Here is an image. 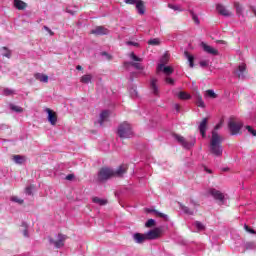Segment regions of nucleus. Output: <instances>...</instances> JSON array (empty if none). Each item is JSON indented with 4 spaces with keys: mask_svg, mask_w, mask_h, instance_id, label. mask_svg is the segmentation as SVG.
Masks as SVG:
<instances>
[{
    "mask_svg": "<svg viewBox=\"0 0 256 256\" xmlns=\"http://www.w3.org/2000/svg\"><path fill=\"white\" fill-rule=\"evenodd\" d=\"M146 239L153 240L158 239L159 235H161V229L155 228L148 231L146 234Z\"/></svg>",
    "mask_w": 256,
    "mask_h": 256,
    "instance_id": "12",
    "label": "nucleus"
},
{
    "mask_svg": "<svg viewBox=\"0 0 256 256\" xmlns=\"http://www.w3.org/2000/svg\"><path fill=\"white\" fill-rule=\"evenodd\" d=\"M174 109H175V111H176L177 113H179V111H180V106H179V104H175V105H174Z\"/></svg>",
    "mask_w": 256,
    "mask_h": 256,
    "instance_id": "57",
    "label": "nucleus"
},
{
    "mask_svg": "<svg viewBox=\"0 0 256 256\" xmlns=\"http://www.w3.org/2000/svg\"><path fill=\"white\" fill-rule=\"evenodd\" d=\"M139 0H124L125 3H127V5H135V3H137Z\"/></svg>",
    "mask_w": 256,
    "mask_h": 256,
    "instance_id": "49",
    "label": "nucleus"
},
{
    "mask_svg": "<svg viewBox=\"0 0 256 256\" xmlns=\"http://www.w3.org/2000/svg\"><path fill=\"white\" fill-rule=\"evenodd\" d=\"M174 139L178 141V143L182 145L184 149H192V147H195V143H197V140L193 136L185 138L179 134H175Z\"/></svg>",
    "mask_w": 256,
    "mask_h": 256,
    "instance_id": "2",
    "label": "nucleus"
},
{
    "mask_svg": "<svg viewBox=\"0 0 256 256\" xmlns=\"http://www.w3.org/2000/svg\"><path fill=\"white\" fill-rule=\"evenodd\" d=\"M244 249H246L247 251H256V242L244 243Z\"/></svg>",
    "mask_w": 256,
    "mask_h": 256,
    "instance_id": "27",
    "label": "nucleus"
},
{
    "mask_svg": "<svg viewBox=\"0 0 256 256\" xmlns=\"http://www.w3.org/2000/svg\"><path fill=\"white\" fill-rule=\"evenodd\" d=\"M130 95H131V97H137V89L131 88L130 89Z\"/></svg>",
    "mask_w": 256,
    "mask_h": 256,
    "instance_id": "48",
    "label": "nucleus"
},
{
    "mask_svg": "<svg viewBox=\"0 0 256 256\" xmlns=\"http://www.w3.org/2000/svg\"><path fill=\"white\" fill-rule=\"evenodd\" d=\"M221 143H223V137H221L217 133V131L213 130L210 140L209 151L215 157H221V155H223V146L221 145Z\"/></svg>",
    "mask_w": 256,
    "mask_h": 256,
    "instance_id": "1",
    "label": "nucleus"
},
{
    "mask_svg": "<svg viewBox=\"0 0 256 256\" xmlns=\"http://www.w3.org/2000/svg\"><path fill=\"white\" fill-rule=\"evenodd\" d=\"M205 171H206L207 173H211V170H209V169H207V168H205Z\"/></svg>",
    "mask_w": 256,
    "mask_h": 256,
    "instance_id": "60",
    "label": "nucleus"
},
{
    "mask_svg": "<svg viewBox=\"0 0 256 256\" xmlns=\"http://www.w3.org/2000/svg\"><path fill=\"white\" fill-rule=\"evenodd\" d=\"M130 59H132V61H137V62H126L125 67H127L128 65H131V67H134V69H137L138 71H143V69H145V66L141 64V61H143V59L139 58L137 55H135V53L132 52L130 54Z\"/></svg>",
    "mask_w": 256,
    "mask_h": 256,
    "instance_id": "6",
    "label": "nucleus"
},
{
    "mask_svg": "<svg viewBox=\"0 0 256 256\" xmlns=\"http://www.w3.org/2000/svg\"><path fill=\"white\" fill-rule=\"evenodd\" d=\"M161 42L159 41V38H153V39H150L148 41V45H153V46H157L159 45Z\"/></svg>",
    "mask_w": 256,
    "mask_h": 256,
    "instance_id": "38",
    "label": "nucleus"
},
{
    "mask_svg": "<svg viewBox=\"0 0 256 256\" xmlns=\"http://www.w3.org/2000/svg\"><path fill=\"white\" fill-rule=\"evenodd\" d=\"M152 212L155 213V215H158V217H161L162 219H166V221H167L168 216L166 214L161 213V212H159L157 210H152Z\"/></svg>",
    "mask_w": 256,
    "mask_h": 256,
    "instance_id": "40",
    "label": "nucleus"
},
{
    "mask_svg": "<svg viewBox=\"0 0 256 256\" xmlns=\"http://www.w3.org/2000/svg\"><path fill=\"white\" fill-rule=\"evenodd\" d=\"M133 239H134L135 243L141 244V243L147 241V236H146V234L135 233V234H133Z\"/></svg>",
    "mask_w": 256,
    "mask_h": 256,
    "instance_id": "19",
    "label": "nucleus"
},
{
    "mask_svg": "<svg viewBox=\"0 0 256 256\" xmlns=\"http://www.w3.org/2000/svg\"><path fill=\"white\" fill-rule=\"evenodd\" d=\"M43 29H44L45 31H47V32L49 33V35H51V36L55 35V33H53L49 27L44 26Z\"/></svg>",
    "mask_w": 256,
    "mask_h": 256,
    "instance_id": "54",
    "label": "nucleus"
},
{
    "mask_svg": "<svg viewBox=\"0 0 256 256\" xmlns=\"http://www.w3.org/2000/svg\"><path fill=\"white\" fill-rule=\"evenodd\" d=\"M24 227H25V229L23 230V236L24 237H29V230H27V225L24 224Z\"/></svg>",
    "mask_w": 256,
    "mask_h": 256,
    "instance_id": "52",
    "label": "nucleus"
},
{
    "mask_svg": "<svg viewBox=\"0 0 256 256\" xmlns=\"http://www.w3.org/2000/svg\"><path fill=\"white\" fill-rule=\"evenodd\" d=\"M15 93V90L5 88L3 91V94L6 95V97H9V95H13Z\"/></svg>",
    "mask_w": 256,
    "mask_h": 256,
    "instance_id": "41",
    "label": "nucleus"
},
{
    "mask_svg": "<svg viewBox=\"0 0 256 256\" xmlns=\"http://www.w3.org/2000/svg\"><path fill=\"white\" fill-rule=\"evenodd\" d=\"M73 177H75L73 174H69L66 176L67 181L73 180Z\"/></svg>",
    "mask_w": 256,
    "mask_h": 256,
    "instance_id": "56",
    "label": "nucleus"
},
{
    "mask_svg": "<svg viewBox=\"0 0 256 256\" xmlns=\"http://www.w3.org/2000/svg\"><path fill=\"white\" fill-rule=\"evenodd\" d=\"M76 69H77V71H82V70H83V67H82L81 65H77V66H76Z\"/></svg>",
    "mask_w": 256,
    "mask_h": 256,
    "instance_id": "59",
    "label": "nucleus"
},
{
    "mask_svg": "<svg viewBox=\"0 0 256 256\" xmlns=\"http://www.w3.org/2000/svg\"><path fill=\"white\" fill-rule=\"evenodd\" d=\"M25 193H26V195H31L33 193V191H32L30 186L26 187Z\"/></svg>",
    "mask_w": 256,
    "mask_h": 256,
    "instance_id": "55",
    "label": "nucleus"
},
{
    "mask_svg": "<svg viewBox=\"0 0 256 256\" xmlns=\"http://www.w3.org/2000/svg\"><path fill=\"white\" fill-rule=\"evenodd\" d=\"M117 133L120 139H129L133 137V130L131 129V124L127 122L120 124Z\"/></svg>",
    "mask_w": 256,
    "mask_h": 256,
    "instance_id": "3",
    "label": "nucleus"
},
{
    "mask_svg": "<svg viewBox=\"0 0 256 256\" xmlns=\"http://www.w3.org/2000/svg\"><path fill=\"white\" fill-rule=\"evenodd\" d=\"M115 170L111 168H102L98 173V181H107V179H111L114 177Z\"/></svg>",
    "mask_w": 256,
    "mask_h": 256,
    "instance_id": "7",
    "label": "nucleus"
},
{
    "mask_svg": "<svg viewBox=\"0 0 256 256\" xmlns=\"http://www.w3.org/2000/svg\"><path fill=\"white\" fill-rule=\"evenodd\" d=\"M243 127V123L235 120H230L228 122V129L230 131V135H239V131H241Z\"/></svg>",
    "mask_w": 256,
    "mask_h": 256,
    "instance_id": "8",
    "label": "nucleus"
},
{
    "mask_svg": "<svg viewBox=\"0 0 256 256\" xmlns=\"http://www.w3.org/2000/svg\"><path fill=\"white\" fill-rule=\"evenodd\" d=\"M155 225V219H149L146 223H145V227L151 228L154 227Z\"/></svg>",
    "mask_w": 256,
    "mask_h": 256,
    "instance_id": "43",
    "label": "nucleus"
},
{
    "mask_svg": "<svg viewBox=\"0 0 256 256\" xmlns=\"http://www.w3.org/2000/svg\"><path fill=\"white\" fill-rule=\"evenodd\" d=\"M193 225L197 229V231H205V225L200 221H195Z\"/></svg>",
    "mask_w": 256,
    "mask_h": 256,
    "instance_id": "31",
    "label": "nucleus"
},
{
    "mask_svg": "<svg viewBox=\"0 0 256 256\" xmlns=\"http://www.w3.org/2000/svg\"><path fill=\"white\" fill-rule=\"evenodd\" d=\"M234 7L236 9L237 15H243V6H241V4H239V2H235Z\"/></svg>",
    "mask_w": 256,
    "mask_h": 256,
    "instance_id": "32",
    "label": "nucleus"
},
{
    "mask_svg": "<svg viewBox=\"0 0 256 256\" xmlns=\"http://www.w3.org/2000/svg\"><path fill=\"white\" fill-rule=\"evenodd\" d=\"M10 109L11 111H15V113H23V108L15 104H10Z\"/></svg>",
    "mask_w": 256,
    "mask_h": 256,
    "instance_id": "33",
    "label": "nucleus"
},
{
    "mask_svg": "<svg viewBox=\"0 0 256 256\" xmlns=\"http://www.w3.org/2000/svg\"><path fill=\"white\" fill-rule=\"evenodd\" d=\"M246 129H247L248 133H250L251 135H253V137H256V130L253 129V127H251V126H246Z\"/></svg>",
    "mask_w": 256,
    "mask_h": 256,
    "instance_id": "44",
    "label": "nucleus"
},
{
    "mask_svg": "<svg viewBox=\"0 0 256 256\" xmlns=\"http://www.w3.org/2000/svg\"><path fill=\"white\" fill-rule=\"evenodd\" d=\"M178 205L181 211H183V213H185L186 215H194L193 210L189 209V207L183 205L181 202H178Z\"/></svg>",
    "mask_w": 256,
    "mask_h": 256,
    "instance_id": "23",
    "label": "nucleus"
},
{
    "mask_svg": "<svg viewBox=\"0 0 256 256\" xmlns=\"http://www.w3.org/2000/svg\"><path fill=\"white\" fill-rule=\"evenodd\" d=\"M13 161L16 163V165H23V163H25V156L14 155Z\"/></svg>",
    "mask_w": 256,
    "mask_h": 256,
    "instance_id": "24",
    "label": "nucleus"
},
{
    "mask_svg": "<svg viewBox=\"0 0 256 256\" xmlns=\"http://www.w3.org/2000/svg\"><path fill=\"white\" fill-rule=\"evenodd\" d=\"M166 83H168V85H174L175 84V80H173V78H166Z\"/></svg>",
    "mask_w": 256,
    "mask_h": 256,
    "instance_id": "53",
    "label": "nucleus"
},
{
    "mask_svg": "<svg viewBox=\"0 0 256 256\" xmlns=\"http://www.w3.org/2000/svg\"><path fill=\"white\" fill-rule=\"evenodd\" d=\"M161 63L157 67V71H163L165 75H171L173 73V68L171 66H165V63L169 61V55L164 54L161 58Z\"/></svg>",
    "mask_w": 256,
    "mask_h": 256,
    "instance_id": "5",
    "label": "nucleus"
},
{
    "mask_svg": "<svg viewBox=\"0 0 256 256\" xmlns=\"http://www.w3.org/2000/svg\"><path fill=\"white\" fill-rule=\"evenodd\" d=\"M190 14H191V17L194 21V23H196V25H199V17H197V14H195V12H193V10H190Z\"/></svg>",
    "mask_w": 256,
    "mask_h": 256,
    "instance_id": "37",
    "label": "nucleus"
},
{
    "mask_svg": "<svg viewBox=\"0 0 256 256\" xmlns=\"http://www.w3.org/2000/svg\"><path fill=\"white\" fill-rule=\"evenodd\" d=\"M92 201H93V203H96V205H101V206L107 205V200L101 199L99 197L92 198Z\"/></svg>",
    "mask_w": 256,
    "mask_h": 256,
    "instance_id": "29",
    "label": "nucleus"
},
{
    "mask_svg": "<svg viewBox=\"0 0 256 256\" xmlns=\"http://www.w3.org/2000/svg\"><path fill=\"white\" fill-rule=\"evenodd\" d=\"M127 173V165L123 164L114 171V177H123V175Z\"/></svg>",
    "mask_w": 256,
    "mask_h": 256,
    "instance_id": "18",
    "label": "nucleus"
},
{
    "mask_svg": "<svg viewBox=\"0 0 256 256\" xmlns=\"http://www.w3.org/2000/svg\"><path fill=\"white\" fill-rule=\"evenodd\" d=\"M206 95L208 97H211L212 99H216L217 98V94H215V91H213V90H207L206 91Z\"/></svg>",
    "mask_w": 256,
    "mask_h": 256,
    "instance_id": "42",
    "label": "nucleus"
},
{
    "mask_svg": "<svg viewBox=\"0 0 256 256\" xmlns=\"http://www.w3.org/2000/svg\"><path fill=\"white\" fill-rule=\"evenodd\" d=\"M244 229L245 231H247V233H251L252 235H255V230H253L252 228H250L248 225H244Z\"/></svg>",
    "mask_w": 256,
    "mask_h": 256,
    "instance_id": "46",
    "label": "nucleus"
},
{
    "mask_svg": "<svg viewBox=\"0 0 256 256\" xmlns=\"http://www.w3.org/2000/svg\"><path fill=\"white\" fill-rule=\"evenodd\" d=\"M136 9L139 13V15H145V5L143 4V1L138 0L136 3Z\"/></svg>",
    "mask_w": 256,
    "mask_h": 256,
    "instance_id": "22",
    "label": "nucleus"
},
{
    "mask_svg": "<svg viewBox=\"0 0 256 256\" xmlns=\"http://www.w3.org/2000/svg\"><path fill=\"white\" fill-rule=\"evenodd\" d=\"M91 79H93V76L91 74H87L81 77V83L89 84L91 83Z\"/></svg>",
    "mask_w": 256,
    "mask_h": 256,
    "instance_id": "30",
    "label": "nucleus"
},
{
    "mask_svg": "<svg viewBox=\"0 0 256 256\" xmlns=\"http://www.w3.org/2000/svg\"><path fill=\"white\" fill-rule=\"evenodd\" d=\"M184 55L186 57V59L188 60L189 66L191 68L195 67V64L193 63V61H195V57L191 54H189V52H184Z\"/></svg>",
    "mask_w": 256,
    "mask_h": 256,
    "instance_id": "25",
    "label": "nucleus"
},
{
    "mask_svg": "<svg viewBox=\"0 0 256 256\" xmlns=\"http://www.w3.org/2000/svg\"><path fill=\"white\" fill-rule=\"evenodd\" d=\"M14 7L19 11H23V9H27V3L21 0H14Z\"/></svg>",
    "mask_w": 256,
    "mask_h": 256,
    "instance_id": "21",
    "label": "nucleus"
},
{
    "mask_svg": "<svg viewBox=\"0 0 256 256\" xmlns=\"http://www.w3.org/2000/svg\"><path fill=\"white\" fill-rule=\"evenodd\" d=\"M4 53H2L3 57H7V59H11V51L7 49V47L2 48Z\"/></svg>",
    "mask_w": 256,
    "mask_h": 256,
    "instance_id": "39",
    "label": "nucleus"
},
{
    "mask_svg": "<svg viewBox=\"0 0 256 256\" xmlns=\"http://www.w3.org/2000/svg\"><path fill=\"white\" fill-rule=\"evenodd\" d=\"M178 97L179 99H183V100L191 99V95L188 94L187 92H179Z\"/></svg>",
    "mask_w": 256,
    "mask_h": 256,
    "instance_id": "35",
    "label": "nucleus"
},
{
    "mask_svg": "<svg viewBox=\"0 0 256 256\" xmlns=\"http://www.w3.org/2000/svg\"><path fill=\"white\" fill-rule=\"evenodd\" d=\"M108 117H109V111L107 110L102 111L100 114L99 124L103 126V122H105Z\"/></svg>",
    "mask_w": 256,
    "mask_h": 256,
    "instance_id": "26",
    "label": "nucleus"
},
{
    "mask_svg": "<svg viewBox=\"0 0 256 256\" xmlns=\"http://www.w3.org/2000/svg\"><path fill=\"white\" fill-rule=\"evenodd\" d=\"M66 13H69L70 15H75V13H77V7H75V10L71 9V7H67Z\"/></svg>",
    "mask_w": 256,
    "mask_h": 256,
    "instance_id": "45",
    "label": "nucleus"
},
{
    "mask_svg": "<svg viewBox=\"0 0 256 256\" xmlns=\"http://www.w3.org/2000/svg\"><path fill=\"white\" fill-rule=\"evenodd\" d=\"M201 47L205 53H208L209 55H219V50L213 48V46H209L205 44V42L201 43Z\"/></svg>",
    "mask_w": 256,
    "mask_h": 256,
    "instance_id": "11",
    "label": "nucleus"
},
{
    "mask_svg": "<svg viewBox=\"0 0 256 256\" xmlns=\"http://www.w3.org/2000/svg\"><path fill=\"white\" fill-rule=\"evenodd\" d=\"M10 201H12L13 203H18V205H23L24 203V200L23 199H20L19 197L17 196H12L10 198Z\"/></svg>",
    "mask_w": 256,
    "mask_h": 256,
    "instance_id": "36",
    "label": "nucleus"
},
{
    "mask_svg": "<svg viewBox=\"0 0 256 256\" xmlns=\"http://www.w3.org/2000/svg\"><path fill=\"white\" fill-rule=\"evenodd\" d=\"M216 11L222 17H233V12L229 11L225 5L218 3L216 4Z\"/></svg>",
    "mask_w": 256,
    "mask_h": 256,
    "instance_id": "10",
    "label": "nucleus"
},
{
    "mask_svg": "<svg viewBox=\"0 0 256 256\" xmlns=\"http://www.w3.org/2000/svg\"><path fill=\"white\" fill-rule=\"evenodd\" d=\"M126 45H132L133 47H139V43L134 42V41H128V42H126Z\"/></svg>",
    "mask_w": 256,
    "mask_h": 256,
    "instance_id": "51",
    "label": "nucleus"
},
{
    "mask_svg": "<svg viewBox=\"0 0 256 256\" xmlns=\"http://www.w3.org/2000/svg\"><path fill=\"white\" fill-rule=\"evenodd\" d=\"M93 35H107L109 33V30L103 26H98L95 29L91 31Z\"/></svg>",
    "mask_w": 256,
    "mask_h": 256,
    "instance_id": "17",
    "label": "nucleus"
},
{
    "mask_svg": "<svg viewBox=\"0 0 256 256\" xmlns=\"http://www.w3.org/2000/svg\"><path fill=\"white\" fill-rule=\"evenodd\" d=\"M168 8L172 9L173 11H179V13H181L183 11L182 7L179 5H175V4H168Z\"/></svg>",
    "mask_w": 256,
    "mask_h": 256,
    "instance_id": "34",
    "label": "nucleus"
},
{
    "mask_svg": "<svg viewBox=\"0 0 256 256\" xmlns=\"http://www.w3.org/2000/svg\"><path fill=\"white\" fill-rule=\"evenodd\" d=\"M215 131L221 129V123H218L215 127H214Z\"/></svg>",
    "mask_w": 256,
    "mask_h": 256,
    "instance_id": "58",
    "label": "nucleus"
},
{
    "mask_svg": "<svg viewBox=\"0 0 256 256\" xmlns=\"http://www.w3.org/2000/svg\"><path fill=\"white\" fill-rule=\"evenodd\" d=\"M207 121V118H204L198 127L200 134L203 138L207 137Z\"/></svg>",
    "mask_w": 256,
    "mask_h": 256,
    "instance_id": "15",
    "label": "nucleus"
},
{
    "mask_svg": "<svg viewBox=\"0 0 256 256\" xmlns=\"http://www.w3.org/2000/svg\"><path fill=\"white\" fill-rule=\"evenodd\" d=\"M247 69V66L245 64H240L238 66V69L235 71V74L239 79H245V71Z\"/></svg>",
    "mask_w": 256,
    "mask_h": 256,
    "instance_id": "16",
    "label": "nucleus"
},
{
    "mask_svg": "<svg viewBox=\"0 0 256 256\" xmlns=\"http://www.w3.org/2000/svg\"><path fill=\"white\" fill-rule=\"evenodd\" d=\"M196 105L197 107L205 109V102L203 101V98L199 94L196 95Z\"/></svg>",
    "mask_w": 256,
    "mask_h": 256,
    "instance_id": "28",
    "label": "nucleus"
},
{
    "mask_svg": "<svg viewBox=\"0 0 256 256\" xmlns=\"http://www.w3.org/2000/svg\"><path fill=\"white\" fill-rule=\"evenodd\" d=\"M66 239H67V236H65L63 234H59L57 241H55L53 238H49V243H50V245H54V247H56V249H61V247H63V245H65L64 241Z\"/></svg>",
    "mask_w": 256,
    "mask_h": 256,
    "instance_id": "9",
    "label": "nucleus"
},
{
    "mask_svg": "<svg viewBox=\"0 0 256 256\" xmlns=\"http://www.w3.org/2000/svg\"><path fill=\"white\" fill-rule=\"evenodd\" d=\"M200 67H209V60L200 61Z\"/></svg>",
    "mask_w": 256,
    "mask_h": 256,
    "instance_id": "47",
    "label": "nucleus"
},
{
    "mask_svg": "<svg viewBox=\"0 0 256 256\" xmlns=\"http://www.w3.org/2000/svg\"><path fill=\"white\" fill-rule=\"evenodd\" d=\"M34 77L37 81H40L41 83H49V76L41 73L34 74Z\"/></svg>",
    "mask_w": 256,
    "mask_h": 256,
    "instance_id": "20",
    "label": "nucleus"
},
{
    "mask_svg": "<svg viewBox=\"0 0 256 256\" xmlns=\"http://www.w3.org/2000/svg\"><path fill=\"white\" fill-rule=\"evenodd\" d=\"M206 195H210L220 205H225V194L215 188H209Z\"/></svg>",
    "mask_w": 256,
    "mask_h": 256,
    "instance_id": "4",
    "label": "nucleus"
},
{
    "mask_svg": "<svg viewBox=\"0 0 256 256\" xmlns=\"http://www.w3.org/2000/svg\"><path fill=\"white\" fill-rule=\"evenodd\" d=\"M45 112L48 113V121L51 125H57V114H55V112H53V110L46 108Z\"/></svg>",
    "mask_w": 256,
    "mask_h": 256,
    "instance_id": "13",
    "label": "nucleus"
},
{
    "mask_svg": "<svg viewBox=\"0 0 256 256\" xmlns=\"http://www.w3.org/2000/svg\"><path fill=\"white\" fill-rule=\"evenodd\" d=\"M101 55H102V57H105L107 59V61H111V56L109 55V53L102 52Z\"/></svg>",
    "mask_w": 256,
    "mask_h": 256,
    "instance_id": "50",
    "label": "nucleus"
},
{
    "mask_svg": "<svg viewBox=\"0 0 256 256\" xmlns=\"http://www.w3.org/2000/svg\"><path fill=\"white\" fill-rule=\"evenodd\" d=\"M150 91L155 97H159V86H157V78H152L150 81Z\"/></svg>",
    "mask_w": 256,
    "mask_h": 256,
    "instance_id": "14",
    "label": "nucleus"
}]
</instances>
